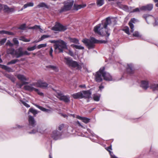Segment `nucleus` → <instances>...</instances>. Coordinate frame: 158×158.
Returning <instances> with one entry per match:
<instances>
[{
    "label": "nucleus",
    "instance_id": "f257e3e1",
    "mask_svg": "<svg viewBox=\"0 0 158 158\" xmlns=\"http://www.w3.org/2000/svg\"><path fill=\"white\" fill-rule=\"evenodd\" d=\"M111 23V19L110 17H107L105 21L102 22L96 26L94 28V32L99 35L102 36H105L106 37V39L107 40L110 35V33L107 29V25Z\"/></svg>",
    "mask_w": 158,
    "mask_h": 158
},
{
    "label": "nucleus",
    "instance_id": "f03ea898",
    "mask_svg": "<svg viewBox=\"0 0 158 158\" xmlns=\"http://www.w3.org/2000/svg\"><path fill=\"white\" fill-rule=\"evenodd\" d=\"M82 41L87 47L89 49L94 48L95 46V44L96 43H106L107 40H96L94 37H91L90 39H83Z\"/></svg>",
    "mask_w": 158,
    "mask_h": 158
},
{
    "label": "nucleus",
    "instance_id": "7ed1b4c3",
    "mask_svg": "<svg viewBox=\"0 0 158 158\" xmlns=\"http://www.w3.org/2000/svg\"><path fill=\"white\" fill-rule=\"evenodd\" d=\"M64 62L65 64L69 67L75 68L77 69L80 70L82 69L81 65L77 61L73 60L71 57H64Z\"/></svg>",
    "mask_w": 158,
    "mask_h": 158
},
{
    "label": "nucleus",
    "instance_id": "20e7f679",
    "mask_svg": "<svg viewBox=\"0 0 158 158\" xmlns=\"http://www.w3.org/2000/svg\"><path fill=\"white\" fill-rule=\"evenodd\" d=\"M74 3V1L73 0H67L64 1L63 4L64 6L61 7L59 11L60 13L63 12H66L70 10Z\"/></svg>",
    "mask_w": 158,
    "mask_h": 158
},
{
    "label": "nucleus",
    "instance_id": "39448f33",
    "mask_svg": "<svg viewBox=\"0 0 158 158\" xmlns=\"http://www.w3.org/2000/svg\"><path fill=\"white\" fill-rule=\"evenodd\" d=\"M54 46L55 51L59 53L63 52L64 49H67V43L61 40L58 43L55 44Z\"/></svg>",
    "mask_w": 158,
    "mask_h": 158
},
{
    "label": "nucleus",
    "instance_id": "423d86ee",
    "mask_svg": "<svg viewBox=\"0 0 158 158\" xmlns=\"http://www.w3.org/2000/svg\"><path fill=\"white\" fill-rule=\"evenodd\" d=\"M105 70L104 67L101 68L96 73L94 74L95 80L98 82H101L103 80V72Z\"/></svg>",
    "mask_w": 158,
    "mask_h": 158
},
{
    "label": "nucleus",
    "instance_id": "0eeeda50",
    "mask_svg": "<svg viewBox=\"0 0 158 158\" xmlns=\"http://www.w3.org/2000/svg\"><path fill=\"white\" fill-rule=\"evenodd\" d=\"M56 94L57 97L60 100L63 101L66 103H68L70 102V97L68 95H64L61 92H57Z\"/></svg>",
    "mask_w": 158,
    "mask_h": 158
},
{
    "label": "nucleus",
    "instance_id": "6e6552de",
    "mask_svg": "<svg viewBox=\"0 0 158 158\" xmlns=\"http://www.w3.org/2000/svg\"><path fill=\"white\" fill-rule=\"evenodd\" d=\"M67 29L66 26L63 25L59 23L56 22V24L53 27L52 29L54 31H64Z\"/></svg>",
    "mask_w": 158,
    "mask_h": 158
},
{
    "label": "nucleus",
    "instance_id": "1a4fd4ad",
    "mask_svg": "<svg viewBox=\"0 0 158 158\" xmlns=\"http://www.w3.org/2000/svg\"><path fill=\"white\" fill-rule=\"evenodd\" d=\"M62 135L61 132H59L58 130H56L52 131L51 136L53 139L57 140L61 139Z\"/></svg>",
    "mask_w": 158,
    "mask_h": 158
},
{
    "label": "nucleus",
    "instance_id": "9d476101",
    "mask_svg": "<svg viewBox=\"0 0 158 158\" xmlns=\"http://www.w3.org/2000/svg\"><path fill=\"white\" fill-rule=\"evenodd\" d=\"M24 88L25 90L30 91H34L37 92L40 96H43L44 95V94L43 93L40 92L38 89L35 88L34 87H32L31 86H24Z\"/></svg>",
    "mask_w": 158,
    "mask_h": 158
},
{
    "label": "nucleus",
    "instance_id": "9b49d317",
    "mask_svg": "<svg viewBox=\"0 0 158 158\" xmlns=\"http://www.w3.org/2000/svg\"><path fill=\"white\" fill-rule=\"evenodd\" d=\"M29 127L30 128L34 127L36 125V122L33 117L31 115L28 116Z\"/></svg>",
    "mask_w": 158,
    "mask_h": 158
},
{
    "label": "nucleus",
    "instance_id": "f8f14e48",
    "mask_svg": "<svg viewBox=\"0 0 158 158\" xmlns=\"http://www.w3.org/2000/svg\"><path fill=\"white\" fill-rule=\"evenodd\" d=\"M153 84V83H152L150 84V85H151L152 84ZM140 86L143 89L146 90L149 87V81L147 80H142L141 81ZM150 88L151 89V88Z\"/></svg>",
    "mask_w": 158,
    "mask_h": 158
},
{
    "label": "nucleus",
    "instance_id": "ddd939ff",
    "mask_svg": "<svg viewBox=\"0 0 158 158\" xmlns=\"http://www.w3.org/2000/svg\"><path fill=\"white\" fill-rule=\"evenodd\" d=\"M117 6L120 8L127 12H130V10L132 9L131 7H129L127 6L123 5L119 2H117L116 3Z\"/></svg>",
    "mask_w": 158,
    "mask_h": 158
},
{
    "label": "nucleus",
    "instance_id": "4468645a",
    "mask_svg": "<svg viewBox=\"0 0 158 158\" xmlns=\"http://www.w3.org/2000/svg\"><path fill=\"white\" fill-rule=\"evenodd\" d=\"M23 48L22 47H19L15 50L14 55L15 57L19 58L23 56Z\"/></svg>",
    "mask_w": 158,
    "mask_h": 158
},
{
    "label": "nucleus",
    "instance_id": "2eb2a0df",
    "mask_svg": "<svg viewBox=\"0 0 158 158\" xmlns=\"http://www.w3.org/2000/svg\"><path fill=\"white\" fill-rule=\"evenodd\" d=\"M103 78L104 80L106 81H113L112 76L110 73L104 71L103 72Z\"/></svg>",
    "mask_w": 158,
    "mask_h": 158
},
{
    "label": "nucleus",
    "instance_id": "dca6fc26",
    "mask_svg": "<svg viewBox=\"0 0 158 158\" xmlns=\"http://www.w3.org/2000/svg\"><path fill=\"white\" fill-rule=\"evenodd\" d=\"M153 8V5L152 4H147L143 6L140 8V10L144 11H151Z\"/></svg>",
    "mask_w": 158,
    "mask_h": 158
},
{
    "label": "nucleus",
    "instance_id": "f3484780",
    "mask_svg": "<svg viewBox=\"0 0 158 158\" xmlns=\"http://www.w3.org/2000/svg\"><path fill=\"white\" fill-rule=\"evenodd\" d=\"M82 94V98H89L91 95V92L90 90H83L81 91Z\"/></svg>",
    "mask_w": 158,
    "mask_h": 158
},
{
    "label": "nucleus",
    "instance_id": "a211bd4d",
    "mask_svg": "<svg viewBox=\"0 0 158 158\" xmlns=\"http://www.w3.org/2000/svg\"><path fill=\"white\" fill-rule=\"evenodd\" d=\"M126 71L128 73L131 74L134 73V69L132 64H128L126 68Z\"/></svg>",
    "mask_w": 158,
    "mask_h": 158
},
{
    "label": "nucleus",
    "instance_id": "6ab92c4d",
    "mask_svg": "<svg viewBox=\"0 0 158 158\" xmlns=\"http://www.w3.org/2000/svg\"><path fill=\"white\" fill-rule=\"evenodd\" d=\"M143 17L148 24H149L151 21L153 20L154 19L153 16L147 14L144 15Z\"/></svg>",
    "mask_w": 158,
    "mask_h": 158
},
{
    "label": "nucleus",
    "instance_id": "aec40b11",
    "mask_svg": "<svg viewBox=\"0 0 158 158\" xmlns=\"http://www.w3.org/2000/svg\"><path fill=\"white\" fill-rule=\"evenodd\" d=\"M82 94L81 91L74 93L71 95L75 99L82 98Z\"/></svg>",
    "mask_w": 158,
    "mask_h": 158
},
{
    "label": "nucleus",
    "instance_id": "412c9836",
    "mask_svg": "<svg viewBox=\"0 0 158 158\" xmlns=\"http://www.w3.org/2000/svg\"><path fill=\"white\" fill-rule=\"evenodd\" d=\"M135 18H132L129 23V25L131 29L130 31L131 32H133L134 31V26L132 23H135Z\"/></svg>",
    "mask_w": 158,
    "mask_h": 158
},
{
    "label": "nucleus",
    "instance_id": "4be33fe9",
    "mask_svg": "<svg viewBox=\"0 0 158 158\" xmlns=\"http://www.w3.org/2000/svg\"><path fill=\"white\" fill-rule=\"evenodd\" d=\"M17 78L20 81L23 82V81H27L28 80V78H26L24 75L19 74L17 76Z\"/></svg>",
    "mask_w": 158,
    "mask_h": 158
},
{
    "label": "nucleus",
    "instance_id": "5701e85b",
    "mask_svg": "<svg viewBox=\"0 0 158 158\" xmlns=\"http://www.w3.org/2000/svg\"><path fill=\"white\" fill-rule=\"evenodd\" d=\"M39 87L45 88L48 86V84L46 82H43L41 80H39Z\"/></svg>",
    "mask_w": 158,
    "mask_h": 158
},
{
    "label": "nucleus",
    "instance_id": "b1692460",
    "mask_svg": "<svg viewBox=\"0 0 158 158\" xmlns=\"http://www.w3.org/2000/svg\"><path fill=\"white\" fill-rule=\"evenodd\" d=\"M35 106L37 108H39V109L40 110L44 112H46L48 113H50L51 111L49 109H47L45 108H44V107L40 106L39 105H38L37 104H35Z\"/></svg>",
    "mask_w": 158,
    "mask_h": 158
},
{
    "label": "nucleus",
    "instance_id": "393cba45",
    "mask_svg": "<svg viewBox=\"0 0 158 158\" xmlns=\"http://www.w3.org/2000/svg\"><path fill=\"white\" fill-rule=\"evenodd\" d=\"M1 67L8 72H12V69L10 67L4 65H0Z\"/></svg>",
    "mask_w": 158,
    "mask_h": 158
},
{
    "label": "nucleus",
    "instance_id": "a878e982",
    "mask_svg": "<svg viewBox=\"0 0 158 158\" xmlns=\"http://www.w3.org/2000/svg\"><path fill=\"white\" fill-rule=\"evenodd\" d=\"M86 6L85 5H76L75 4L74 5V9L76 10H78L83 8Z\"/></svg>",
    "mask_w": 158,
    "mask_h": 158
},
{
    "label": "nucleus",
    "instance_id": "bb28decb",
    "mask_svg": "<svg viewBox=\"0 0 158 158\" xmlns=\"http://www.w3.org/2000/svg\"><path fill=\"white\" fill-rule=\"evenodd\" d=\"M47 68L53 70L56 72H57L59 71L57 67L55 66L52 65H49L46 66Z\"/></svg>",
    "mask_w": 158,
    "mask_h": 158
},
{
    "label": "nucleus",
    "instance_id": "cd10ccee",
    "mask_svg": "<svg viewBox=\"0 0 158 158\" xmlns=\"http://www.w3.org/2000/svg\"><path fill=\"white\" fill-rule=\"evenodd\" d=\"M0 34H7L9 35H15V34L12 32L10 31H6L5 30H2L0 31Z\"/></svg>",
    "mask_w": 158,
    "mask_h": 158
},
{
    "label": "nucleus",
    "instance_id": "c85d7f7f",
    "mask_svg": "<svg viewBox=\"0 0 158 158\" xmlns=\"http://www.w3.org/2000/svg\"><path fill=\"white\" fill-rule=\"evenodd\" d=\"M71 47L77 49H84V47L82 46L81 45H77L74 44H72L71 45Z\"/></svg>",
    "mask_w": 158,
    "mask_h": 158
},
{
    "label": "nucleus",
    "instance_id": "c756f323",
    "mask_svg": "<svg viewBox=\"0 0 158 158\" xmlns=\"http://www.w3.org/2000/svg\"><path fill=\"white\" fill-rule=\"evenodd\" d=\"M69 39L70 42L71 43H73L78 44H79V40L75 38H69Z\"/></svg>",
    "mask_w": 158,
    "mask_h": 158
},
{
    "label": "nucleus",
    "instance_id": "7c9ffc66",
    "mask_svg": "<svg viewBox=\"0 0 158 158\" xmlns=\"http://www.w3.org/2000/svg\"><path fill=\"white\" fill-rule=\"evenodd\" d=\"M45 7L48 8V7L47 5L44 2H42L40 3L37 6V8H41Z\"/></svg>",
    "mask_w": 158,
    "mask_h": 158
},
{
    "label": "nucleus",
    "instance_id": "2f4dec72",
    "mask_svg": "<svg viewBox=\"0 0 158 158\" xmlns=\"http://www.w3.org/2000/svg\"><path fill=\"white\" fill-rule=\"evenodd\" d=\"M15 50L14 48H8L7 50V52L8 54L14 55Z\"/></svg>",
    "mask_w": 158,
    "mask_h": 158
},
{
    "label": "nucleus",
    "instance_id": "473e14b6",
    "mask_svg": "<svg viewBox=\"0 0 158 158\" xmlns=\"http://www.w3.org/2000/svg\"><path fill=\"white\" fill-rule=\"evenodd\" d=\"M34 5L33 3L32 2H30L25 4L23 6L22 9H25L29 6H33Z\"/></svg>",
    "mask_w": 158,
    "mask_h": 158
},
{
    "label": "nucleus",
    "instance_id": "72a5a7b5",
    "mask_svg": "<svg viewBox=\"0 0 158 158\" xmlns=\"http://www.w3.org/2000/svg\"><path fill=\"white\" fill-rule=\"evenodd\" d=\"M64 128V124H61L58 127L57 129L58 130V131L59 132H62V134L63 133V130Z\"/></svg>",
    "mask_w": 158,
    "mask_h": 158
},
{
    "label": "nucleus",
    "instance_id": "f704fd0d",
    "mask_svg": "<svg viewBox=\"0 0 158 158\" xmlns=\"http://www.w3.org/2000/svg\"><path fill=\"white\" fill-rule=\"evenodd\" d=\"M39 80H38L36 82H33L30 84V85H26V86H31L32 87H33V86L36 87H39Z\"/></svg>",
    "mask_w": 158,
    "mask_h": 158
},
{
    "label": "nucleus",
    "instance_id": "c9c22d12",
    "mask_svg": "<svg viewBox=\"0 0 158 158\" xmlns=\"http://www.w3.org/2000/svg\"><path fill=\"white\" fill-rule=\"evenodd\" d=\"M29 112H31L35 115L38 113V112L36 110H35L32 108H31L29 109Z\"/></svg>",
    "mask_w": 158,
    "mask_h": 158
},
{
    "label": "nucleus",
    "instance_id": "e433bc0d",
    "mask_svg": "<svg viewBox=\"0 0 158 158\" xmlns=\"http://www.w3.org/2000/svg\"><path fill=\"white\" fill-rule=\"evenodd\" d=\"M19 61V60L18 59H15L12 60L10 62H8L7 64L10 65V64H13L16 63V62H18Z\"/></svg>",
    "mask_w": 158,
    "mask_h": 158
},
{
    "label": "nucleus",
    "instance_id": "4c0bfd02",
    "mask_svg": "<svg viewBox=\"0 0 158 158\" xmlns=\"http://www.w3.org/2000/svg\"><path fill=\"white\" fill-rule=\"evenodd\" d=\"M31 29H39L40 30V32H42L43 30L40 28V26L35 25L34 26L31 27L30 28Z\"/></svg>",
    "mask_w": 158,
    "mask_h": 158
},
{
    "label": "nucleus",
    "instance_id": "58836bf2",
    "mask_svg": "<svg viewBox=\"0 0 158 158\" xmlns=\"http://www.w3.org/2000/svg\"><path fill=\"white\" fill-rule=\"evenodd\" d=\"M97 4L99 6H102L104 4V0H97Z\"/></svg>",
    "mask_w": 158,
    "mask_h": 158
},
{
    "label": "nucleus",
    "instance_id": "ea45409f",
    "mask_svg": "<svg viewBox=\"0 0 158 158\" xmlns=\"http://www.w3.org/2000/svg\"><path fill=\"white\" fill-rule=\"evenodd\" d=\"M36 46L35 45L32 47H29L27 48V50L29 51H33L35 50L36 48Z\"/></svg>",
    "mask_w": 158,
    "mask_h": 158
},
{
    "label": "nucleus",
    "instance_id": "a19ab883",
    "mask_svg": "<svg viewBox=\"0 0 158 158\" xmlns=\"http://www.w3.org/2000/svg\"><path fill=\"white\" fill-rule=\"evenodd\" d=\"M20 102L22 103L27 108L29 107H30V106L27 104L26 102L25 101H23V100L20 99L19 100Z\"/></svg>",
    "mask_w": 158,
    "mask_h": 158
},
{
    "label": "nucleus",
    "instance_id": "79ce46f5",
    "mask_svg": "<svg viewBox=\"0 0 158 158\" xmlns=\"http://www.w3.org/2000/svg\"><path fill=\"white\" fill-rule=\"evenodd\" d=\"M90 120V119L88 118L83 117L82 121L84 123H87L89 122Z\"/></svg>",
    "mask_w": 158,
    "mask_h": 158
},
{
    "label": "nucleus",
    "instance_id": "37998d69",
    "mask_svg": "<svg viewBox=\"0 0 158 158\" xmlns=\"http://www.w3.org/2000/svg\"><path fill=\"white\" fill-rule=\"evenodd\" d=\"M93 98L94 100L96 101H98L100 99V96L97 94H94Z\"/></svg>",
    "mask_w": 158,
    "mask_h": 158
},
{
    "label": "nucleus",
    "instance_id": "c03bdc74",
    "mask_svg": "<svg viewBox=\"0 0 158 158\" xmlns=\"http://www.w3.org/2000/svg\"><path fill=\"white\" fill-rule=\"evenodd\" d=\"M47 46V44H41L39 45L37 48L38 49H40L41 48L46 47Z\"/></svg>",
    "mask_w": 158,
    "mask_h": 158
},
{
    "label": "nucleus",
    "instance_id": "a18cd8bd",
    "mask_svg": "<svg viewBox=\"0 0 158 158\" xmlns=\"http://www.w3.org/2000/svg\"><path fill=\"white\" fill-rule=\"evenodd\" d=\"M123 30L128 35H130L129 29L128 27H125L123 29Z\"/></svg>",
    "mask_w": 158,
    "mask_h": 158
},
{
    "label": "nucleus",
    "instance_id": "49530a36",
    "mask_svg": "<svg viewBox=\"0 0 158 158\" xmlns=\"http://www.w3.org/2000/svg\"><path fill=\"white\" fill-rule=\"evenodd\" d=\"M133 37H141V35H140L139 32L138 31H135L133 34Z\"/></svg>",
    "mask_w": 158,
    "mask_h": 158
},
{
    "label": "nucleus",
    "instance_id": "de8ad7c7",
    "mask_svg": "<svg viewBox=\"0 0 158 158\" xmlns=\"http://www.w3.org/2000/svg\"><path fill=\"white\" fill-rule=\"evenodd\" d=\"M19 40L25 42H28L30 41V39H27L23 37H21Z\"/></svg>",
    "mask_w": 158,
    "mask_h": 158
},
{
    "label": "nucleus",
    "instance_id": "09e8293b",
    "mask_svg": "<svg viewBox=\"0 0 158 158\" xmlns=\"http://www.w3.org/2000/svg\"><path fill=\"white\" fill-rule=\"evenodd\" d=\"M50 37V35H44L40 38V40H42L46 38Z\"/></svg>",
    "mask_w": 158,
    "mask_h": 158
},
{
    "label": "nucleus",
    "instance_id": "8fccbe9b",
    "mask_svg": "<svg viewBox=\"0 0 158 158\" xmlns=\"http://www.w3.org/2000/svg\"><path fill=\"white\" fill-rule=\"evenodd\" d=\"M13 42L15 45H18L19 44V41L16 38H14L13 39Z\"/></svg>",
    "mask_w": 158,
    "mask_h": 158
},
{
    "label": "nucleus",
    "instance_id": "3c124183",
    "mask_svg": "<svg viewBox=\"0 0 158 158\" xmlns=\"http://www.w3.org/2000/svg\"><path fill=\"white\" fill-rule=\"evenodd\" d=\"M23 85L22 82L21 83H20L19 82H18L16 84V87L19 88H21Z\"/></svg>",
    "mask_w": 158,
    "mask_h": 158
},
{
    "label": "nucleus",
    "instance_id": "603ef678",
    "mask_svg": "<svg viewBox=\"0 0 158 158\" xmlns=\"http://www.w3.org/2000/svg\"><path fill=\"white\" fill-rule=\"evenodd\" d=\"M6 40V39L4 38L0 40V45H2L5 43Z\"/></svg>",
    "mask_w": 158,
    "mask_h": 158
},
{
    "label": "nucleus",
    "instance_id": "864d4df0",
    "mask_svg": "<svg viewBox=\"0 0 158 158\" xmlns=\"http://www.w3.org/2000/svg\"><path fill=\"white\" fill-rule=\"evenodd\" d=\"M26 28V24H23L21 25L18 28V29L21 30H24Z\"/></svg>",
    "mask_w": 158,
    "mask_h": 158
},
{
    "label": "nucleus",
    "instance_id": "5fc2aeb1",
    "mask_svg": "<svg viewBox=\"0 0 158 158\" xmlns=\"http://www.w3.org/2000/svg\"><path fill=\"white\" fill-rule=\"evenodd\" d=\"M106 149L108 151H109L110 155L111 154H113V152L110 151V150H112L111 146H109L107 147Z\"/></svg>",
    "mask_w": 158,
    "mask_h": 158
},
{
    "label": "nucleus",
    "instance_id": "6e6d98bb",
    "mask_svg": "<svg viewBox=\"0 0 158 158\" xmlns=\"http://www.w3.org/2000/svg\"><path fill=\"white\" fill-rule=\"evenodd\" d=\"M38 132V130L37 129H34L31 131L29 132L28 133L30 134H35Z\"/></svg>",
    "mask_w": 158,
    "mask_h": 158
},
{
    "label": "nucleus",
    "instance_id": "4d7b16f0",
    "mask_svg": "<svg viewBox=\"0 0 158 158\" xmlns=\"http://www.w3.org/2000/svg\"><path fill=\"white\" fill-rule=\"evenodd\" d=\"M140 9H139L138 8H136L134 9H133L132 11H131V13H134L135 12H139L140 11Z\"/></svg>",
    "mask_w": 158,
    "mask_h": 158
},
{
    "label": "nucleus",
    "instance_id": "13d9d810",
    "mask_svg": "<svg viewBox=\"0 0 158 158\" xmlns=\"http://www.w3.org/2000/svg\"><path fill=\"white\" fill-rule=\"evenodd\" d=\"M6 45H9L10 47H12L13 45V44L12 43H11L10 42V41L9 40H8L7 42Z\"/></svg>",
    "mask_w": 158,
    "mask_h": 158
},
{
    "label": "nucleus",
    "instance_id": "bf43d9fd",
    "mask_svg": "<svg viewBox=\"0 0 158 158\" xmlns=\"http://www.w3.org/2000/svg\"><path fill=\"white\" fill-rule=\"evenodd\" d=\"M60 40H52L49 41V42L51 43H55V44H56V43H58L60 41Z\"/></svg>",
    "mask_w": 158,
    "mask_h": 158
},
{
    "label": "nucleus",
    "instance_id": "052dcab7",
    "mask_svg": "<svg viewBox=\"0 0 158 158\" xmlns=\"http://www.w3.org/2000/svg\"><path fill=\"white\" fill-rule=\"evenodd\" d=\"M4 10L5 11H6V12H8L9 9V7H8V6H4Z\"/></svg>",
    "mask_w": 158,
    "mask_h": 158
},
{
    "label": "nucleus",
    "instance_id": "680f3d73",
    "mask_svg": "<svg viewBox=\"0 0 158 158\" xmlns=\"http://www.w3.org/2000/svg\"><path fill=\"white\" fill-rule=\"evenodd\" d=\"M23 55H30V53L28 52L27 51H23Z\"/></svg>",
    "mask_w": 158,
    "mask_h": 158
},
{
    "label": "nucleus",
    "instance_id": "e2e57ef3",
    "mask_svg": "<svg viewBox=\"0 0 158 158\" xmlns=\"http://www.w3.org/2000/svg\"><path fill=\"white\" fill-rule=\"evenodd\" d=\"M87 131L89 132L90 134L92 135L93 136H94L95 135L94 133L93 132L91 131L90 129H87Z\"/></svg>",
    "mask_w": 158,
    "mask_h": 158
},
{
    "label": "nucleus",
    "instance_id": "0e129e2a",
    "mask_svg": "<svg viewBox=\"0 0 158 158\" xmlns=\"http://www.w3.org/2000/svg\"><path fill=\"white\" fill-rule=\"evenodd\" d=\"M53 52V50L52 49V47H51L50 48V50L49 51V54L51 57L53 56V55H52V54Z\"/></svg>",
    "mask_w": 158,
    "mask_h": 158
},
{
    "label": "nucleus",
    "instance_id": "69168bd1",
    "mask_svg": "<svg viewBox=\"0 0 158 158\" xmlns=\"http://www.w3.org/2000/svg\"><path fill=\"white\" fill-rule=\"evenodd\" d=\"M154 24L155 25H158V18L155 19Z\"/></svg>",
    "mask_w": 158,
    "mask_h": 158
},
{
    "label": "nucleus",
    "instance_id": "338daca9",
    "mask_svg": "<svg viewBox=\"0 0 158 158\" xmlns=\"http://www.w3.org/2000/svg\"><path fill=\"white\" fill-rule=\"evenodd\" d=\"M79 87L81 88H86V87L85 84L81 85H79Z\"/></svg>",
    "mask_w": 158,
    "mask_h": 158
},
{
    "label": "nucleus",
    "instance_id": "774afa93",
    "mask_svg": "<svg viewBox=\"0 0 158 158\" xmlns=\"http://www.w3.org/2000/svg\"><path fill=\"white\" fill-rule=\"evenodd\" d=\"M75 123L77 124L79 126L81 127H83V126L81 125V123L78 121H77L75 122Z\"/></svg>",
    "mask_w": 158,
    "mask_h": 158
}]
</instances>
